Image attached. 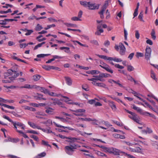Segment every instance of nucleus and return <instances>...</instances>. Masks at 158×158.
<instances>
[{
  "label": "nucleus",
  "mask_w": 158,
  "mask_h": 158,
  "mask_svg": "<svg viewBox=\"0 0 158 158\" xmlns=\"http://www.w3.org/2000/svg\"><path fill=\"white\" fill-rule=\"evenodd\" d=\"M13 75L10 77H9L7 80H3L2 82L4 83H7L10 82L11 81L15 80V78L19 75V73H18L15 70H13Z\"/></svg>",
  "instance_id": "obj_6"
},
{
  "label": "nucleus",
  "mask_w": 158,
  "mask_h": 158,
  "mask_svg": "<svg viewBox=\"0 0 158 158\" xmlns=\"http://www.w3.org/2000/svg\"><path fill=\"white\" fill-rule=\"evenodd\" d=\"M53 104L54 105H58L59 106H60L61 107H64V106H62V105H63L62 103L57 99L56 101L53 102Z\"/></svg>",
  "instance_id": "obj_26"
},
{
  "label": "nucleus",
  "mask_w": 158,
  "mask_h": 158,
  "mask_svg": "<svg viewBox=\"0 0 158 158\" xmlns=\"http://www.w3.org/2000/svg\"><path fill=\"white\" fill-rule=\"evenodd\" d=\"M95 100H98L97 98H95V99H91L89 100L88 102V103L92 105L93 104H94L95 102Z\"/></svg>",
  "instance_id": "obj_47"
},
{
  "label": "nucleus",
  "mask_w": 158,
  "mask_h": 158,
  "mask_svg": "<svg viewBox=\"0 0 158 158\" xmlns=\"http://www.w3.org/2000/svg\"><path fill=\"white\" fill-rule=\"evenodd\" d=\"M97 56L99 58L103 59L106 60H108L110 61L113 60L114 61L117 62H119L122 61V60L121 59L116 57H108L106 56L100 55L99 54H97Z\"/></svg>",
  "instance_id": "obj_4"
},
{
  "label": "nucleus",
  "mask_w": 158,
  "mask_h": 158,
  "mask_svg": "<svg viewBox=\"0 0 158 158\" xmlns=\"http://www.w3.org/2000/svg\"><path fill=\"white\" fill-rule=\"evenodd\" d=\"M151 35L152 36V38L155 40L156 38V36L155 35V32L154 30H152L151 32Z\"/></svg>",
  "instance_id": "obj_42"
},
{
  "label": "nucleus",
  "mask_w": 158,
  "mask_h": 158,
  "mask_svg": "<svg viewBox=\"0 0 158 158\" xmlns=\"http://www.w3.org/2000/svg\"><path fill=\"white\" fill-rule=\"evenodd\" d=\"M64 150L66 153L69 155H72L74 151L70 146H67L64 147Z\"/></svg>",
  "instance_id": "obj_11"
},
{
  "label": "nucleus",
  "mask_w": 158,
  "mask_h": 158,
  "mask_svg": "<svg viewBox=\"0 0 158 158\" xmlns=\"http://www.w3.org/2000/svg\"><path fill=\"white\" fill-rule=\"evenodd\" d=\"M139 2L137 3L136 8L135 9V11L133 14V15H134L133 18L135 17L138 15V9L139 8Z\"/></svg>",
  "instance_id": "obj_23"
},
{
  "label": "nucleus",
  "mask_w": 158,
  "mask_h": 158,
  "mask_svg": "<svg viewBox=\"0 0 158 158\" xmlns=\"http://www.w3.org/2000/svg\"><path fill=\"white\" fill-rule=\"evenodd\" d=\"M80 4L85 7H87L88 5V2L86 1H80Z\"/></svg>",
  "instance_id": "obj_33"
},
{
  "label": "nucleus",
  "mask_w": 158,
  "mask_h": 158,
  "mask_svg": "<svg viewBox=\"0 0 158 158\" xmlns=\"http://www.w3.org/2000/svg\"><path fill=\"white\" fill-rule=\"evenodd\" d=\"M71 20L74 21H81V19L77 17H73L71 18Z\"/></svg>",
  "instance_id": "obj_51"
},
{
  "label": "nucleus",
  "mask_w": 158,
  "mask_h": 158,
  "mask_svg": "<svg viewBox=\"0 0 158 158\" xmlns=\"http://www.w3.org/2000/svg\"><path fill=\"white\" fill-rule=\"evenodd\" d=\"M27 123L31 127L34 129L37 128L38 129V128H39V126H37L36 124L32 122H28Z\"/></svg>",
  "instance_id": "obj_22"
},
{
  "label": "nucleus",
  "mask_w": 158,
  "mask_h": 158,
  "mask_svg": "<svg viewBox=\"0 0 158 158\" xmlns=\"http://www.w3.org/2000/svg\"><path fill=\"white\" fill-rule=\"evenodd\" d=\"M43 28L42 26L39 24H37L35 27V30L37 31H40Z\"/></svg>",
  "instance_id": "obj_40"
},
{
  "label": "nucleus",
  "mask_w": 158,
  "mask_h": 158,
  "mask_svg": "<svg viewBox=\"0 0 158 158\" xmlns=\"http://www.w3.org/2000/svg\"><path fill=\"white\" fill-rule=\"evenodd\" d=\"M108 6V2L107 0L105 2L102 7V9L101 10H102V11H104L106 9L107 6Z\"/></svg>",
  "instance_id": "obj_27"
},
{
  "label": "nucleus",
  "mask_w": 158,
  "mask_h": 158,
  "mask_svg": "<svg viewBox=\"0 0 158 158\" xmlns=\"http://www.w3.org/2000/svg\"><path fill=\"white\" fill-rule=\"evenodd\" d=\"M99 6V4H96L95 3H91L90 2H88V5L87 7L90 10H94L98 9Z\"/></svg>",
  "instance_id": "obj_10"
},
{
  "label": "nucleus",
  "mask_w": 158,
  "mask_h": 158,
  "mask_svg": "<svg viewBox=\"0 0 158 158\" xmlns=\"http://www.w3.org/2000/svg\"><path fill=\"white\" fill-rule=\"evenodd\" d=\"M100 73V72L98 70H92L90 71V73L92 75L98 74H99Z\"/></svg>",
  "instance_id": "obj_35"
},
{
  "label": "nucleus",
  "mask_w": 158,
  "mask_h": 158,
  "mask_svg": "<svg viewBox=\"0 0 158 158\" xmlns=\"http://www.w3.org/2000/svg\"><path fill=\"white\" fill-rule=\"evenodd\" d=\"M50 54H38L37 55V57L38 58H43L45 56H47L49 55H50Z\"/></svg>",
  "instance_id": "obj_36"
},
{
  "label": "nucleus",
  "mask_w": 158,
  "mask_h": 158,
  "mask_svg": "<svg viewBox=\"0 0 158 158\" xmlns=\"http://www.w3.org/2000/svg\"><path fill=\"white\" fill-rule=\"evenodd\" d=\"M27 46H28V44H26V43L20 44L19 45L20 47L21 48H24Z\"/></svg>",
  "instance_id": "obj_59"
},
{
  "label": "nucleus",
  "mask_w": 158,
  "mask_h": 158,
  "mask_svg": "<svg viewBox=\"0 0 158 158\" xmlns=\"http://www.w3.org/2000/svg\"><path fill=\"white\" fill-rule=\"evenodd\" d=\"M33 77L34 81H37L40 79L41 76L39 75H35L33 76Z\"/></svg>",
  "instance_id": "obj_30"
},
{
  "label": "nucleus",
  "mask_w": 158,
  "mask_h": 158,
  "mask_svg": "<svg viewBox=\"0 0 158 158\" xmlns=\"http://www.w3.org/2000/svg\"><path fill=\"white\" fill-rule=\"evenodd\" d=\"M45 42H43L39 44L35 47L34 48V50H35L37 49L38 48L41 47L43 44H45Z\"/></svg>",
  "instance_id": "obj_32"
},
{
  "label": "nucleus",
  "mask_w": 158,
  "mask_h": 158,
  "mask_svg": "<svg viewBox=\"0 0 158 158\" xmlns=\"http://www.w3.org/2000/svg\"><path fill=\"white\" fill-rule=\"evenodd\" d=\"M37 18V17L36 16H35L33 15H32L31 16H29L28 18V19L29 20H31L34 19H36V20Z\"/></svg>",
  "instance_id": "obj_54"
},
{
  "label": "nucleus",
  "mask_w": 158,
  "mask_h": 158,
  "mask_svg": "<svg viewBox=\"0 0 158 158\" xmlns=\"http://www.w3.org/2000/svg\"><path fill=\"white\" fill-rule=\"evenodd\" d=\"M37 94L38 95V96L37 97V99H38L40 100H46V99L45 98H43L42 97L43 96V95L38 94Z\"/></svg>",
  "instance_id": "obj_43"
},
{
  "label": "nucleus",
  "mask_w": 158,
  "mask_h": 158,
  "mask_svg": "<svg viewBox=\"0 0 158 158\" xmlns=\"http://www.w3.org/2000/svg\"><path fill=\"white\" fill-rule=\"evenodd\" d=\"M26 132L29 133H32L35 134H38V133L36 131L34 130H27Z\"/></svg>",
  "instance_id": "obj_48"
},
{
  "label": "nucleus",
  "mask_w": 158,
  "mask_h": 158,
  "mask_svg": "<svg viewBox=\"0 0 158 158\" xmlns=\"http://www.w3.org/2000/svg\"><path fill=\"white\" fill-rule=\"evenodd\" d=\"M97 86L104 88H106V85L103 83H98Z\"/></svg>",
  "instance_id": "obj_39"
},
{
  "label": "nucleus",
  "mask_w": 158,
  "mask_h": 158,
  "mask_svg": "<svg viewBox=\"0 0 158 158\" xmlns=\"http://www.w3.org/2000/svg\"><path fill=\"white\" fill-rule=\"evenodd\" d=\"M32 88L33 87H31V85L29 84H25L24 85V86H22L19 87V88L21 89L26 88L28 89H32Z\"/></svg>",
  "instance_id": "obj_31"
},
{
  "label": "nucleus",
  "mask_w": 158,
  "mask_h": 158,
  "mask_svg": "<svg viewBox=\"0 0 158 158\" xmlns=\"http://www.w3.org/2000/svg\"><path fill=\"white\" fill-rule=\"evenodd\" d=\"M66 82L68 85H71L72 84V81L71 79L69 77H64Z\"/></svg>",
  "instance_id": "obj_18"
},
{
  "label": "nucleus",
  "mask_w": 158,
  "mask_h": 158,
  "mask_svg": "<svg viewBox=\"0 0 158 158\" xmlns=\"http://www.w3.org/2000/svg\"><path fill=\"white\" fill-rule=\"evenodd\" d=\"M33 32V31L32 30H28L27 32L25 33L26 35H30Z\"/></svg>",
  "instance_id": "obj_49"
},
{
  "label": "nucleus",
  "mask_w": 158,
  "mask_h": 158,
  "mask_svg": "<svg viewBox=\"0 0 158 158\" xmlns=\"http://www.w3.org/2000/svg\"><path fill=\"white\" fill-rule=\"evenodd\" d=\"M141 150V149L139 147H137L135 148V149H133L132 150V151L133 152H140Z\"/></svg>",
  "instance_id": "obj_50"
},
{
  "label": "nucleus",
  "mask_w": 158,
  "mask_h": 158,
  "mask_svg": "<svg viewBox=\"0 0 158 158\" xmlns=\"http://www.w3.org/2000/svg\"><path fill=\"white\" fill-rule=\"evenodd\" d=\"M90 43L92 44L96 45H99V44L97 40H93L90 41Z\"/></svg>",
  "instance_id": "obj_56"
},
{
  "label": "nucleus",
  "mask_w": 158,
  "mask_h": 158,
  "mask_svg": "<svg viewBox=\"0 0 158 158\" xmlns=\"http://www.w3.org/2000/svg\"><path fill=\"white\" fill-rule=\"evenodd\" d=\"M144 132H145L146 134L148 133L149 134L151 133L152 132V130L149 128L147 127L146 130H144L143 131Z\"/></svg>",
  "instance_id": "obj_34"
},
{
  "label": "nucleus",
  "mask_w": 158,
  "mask_h": 158,
  "mask_svg": "<svg viewBox=\"0 0 158 158\" xmlns=\"http://www.w3.org/2000/svg\"><path fill=\"white\" fill-rule=\"evenodd\" d=\"M143 56L144 54L143 53L139 52H137L136 54V56L138 58H139V57H143Z\"/></svg>",
  "instance_id": "obj_44"
},
{
  "label": "nucleus",
  "mask_w": 158,
  "mask_h": 158,
  "mask_svg": "<svg viewBox=\"0 0 158 158\" xmlns=\"http://www.w3.org/2000/svg\"><path fill=\"white\" fill-rule=\"evenodd\" d=\"M56 26V25L54 24H53L51 25H48L47 26V27H45L44 28V29L45 30H47L49 28H50L51 27H54Z\"/></svg>",
  "instance_id": "obj_55"
},
{
  "label": "nucleus",
  "mask_w": 158,
  "mask_h": 158,
  "mask_svg": "<svg viewBox=\"0 0 158 158\" xmlns=\"http://www.w3.org/2000/svg\"><path fill=\"white\" fill-rule=\"evenodd\" d=\"M103 32V30L102 29H100L97 30V31L95 32V34L97 35H100L101 33Z\"/></svg>",
  "instance_id": "obj_37"
},
{
  "label": "nucleus",
  "mask_w": 158,
  "mask_h": 158,
  "mask_svg": "<svg viewBox=\"0 0 158 158\" xmlns=\"http://www.w3.org/2000/svg\"><path fill=\"white\" fill-rule=\"evenodd\" d=\"M13 70L12 69H9L7 72L4 73V75L5 80H7L11 76L13 75Z\"/></svg>",
  "instance_id": "obj_15"
},
{
  "label": "nucleus",
  "mask_w": 158,
  "mask_h": 158,
  "mask_svg": "<svg viewBox=\"0 0 158 158\" xmlns=\"http://www.w3.org/2000/svg\"><path fill=\"white\" fill-rule=\"evenodd\" d=\"M135 37L137 39H139V34L138 30L135 31Z\"/></svg>",
  "instance_id": "obj_57"
},
{
  "label": "nucleus",
  "mask_w": 158,
  "mask_h": 158,
  "mask_svg": "<svg viewBox=\"0 0 158 158\" xmlns=\"http://www.w3.org/2000/svg\"><path fill=\"white\" fill-rule=\"evenodd\" d=\"M100 64L99 66L101 68L111 73H113V71L108 64L101 60L100 61Z\"/></svg>",
  "instance_id": "obj_7"
},
{
  "label": "nucleus",
  "mask_w": 158,
  "mask_h": 158,
  "mask_svg": "<svg viewBox=\"0 0 158 158\" xmlns=\"http://www.w3.org/2000/svg\"><path fill=\"white\" fill-rule=\"evenodd\" d=\"M71 41H72L73 43H74L75 44H76L75 43H77L81 46H84V47H85L86 48H88L89 47V46L87 45L86 44H81V43L79 41H74V40H72Z\"/></svg>",
  "instance_id": "obj_28"
},
{
  "label": "nucleus",
  "mask_w": 158,
  "mask_h": 158,
  "mask_svg": "<svg viewBox=\"0 0 158 158\" xmlns=\"http://www.w3.org/2000/svg\"><path fill=\"white\" fill-rule=\"evenodd\" d=\"M69 110L75 112V113H73V114L76 116H83V114L81 113L85 112V110L83 109H77L76 110L70 109Z\"/></svg>",
  "instance_id": "obj_8"
},
{
  "label": "nucleus",
  "mask_w": 158,
  "mask_h": 158,
  "mask_svg": "<svg viewBox=\"0 0 158 158\" xmlns=\"http://www.w3.org/2000/svg\"><path fill=\"white\" fill-rule=\"evenodd\" d=\"M97 154L99 156H106V155L105 154L103 153H102L98 151L97 152Z\"/></svg>",
  "instance_id": "obj_60"
},
{
  "label": "nucleus",
  "mask_w": 158,
  "mask_h": 158,
  "mask_svg": "<svg viewBox=\"0 0 158 158\" xmlns=\"http://www.w3.org/2000/svg\"><path fill=\"white\" fill-rule=\"evenodd\" d=\"M132 107L133 109L136 110L137 112L145 116L149 115L150 117L154 118L155 116L154 114H151L150 113L146 112L140 108L139 107H137L134 104L132 105Z\"/></svg>",
  "instance_id": "obj_2"
},
{
  "label": "nucleus",
  "mask_w": 158,
  "mask_h": 158,
  "mask_svg": "<svg viewBox=\"0 0 158 158\" xmlns=\"http://www.w3.org/2000/svg\"><path fill=\"white\" fill-rule=\"evenodd\" d=\"M53 123L55 125V126L57 127H60V128H63V129H65V128H67V129H69V130H71V131H73V130H74V129L73 128H72L71 127H64V126H61V125H59V124H56L55 122H53Z\"/></svg>",
  "instance_id": "obj_17"
},
{
  "label": "nucleus",
  "mask_w": 158,
  "mask_h": 158,
  "mask_svg": "<svg viewBox=\"0 0 158 158\" xmlns=\"http://www.w3.org/2000/svg\"><path fill=\"white\" fill-rule=\"evenodd\" d=\"M45 108L46 109L45 111L46 113L52 115L55 114L54 109L48 107H46Z\"/></svg>",
  "instance_id": "obj_16"
},
{
  "label": "nucleus",
  "mask_w": 158,
  "mask_h": 158,
  "mask_svg": "<svg viewBox=\"0 0 158 158\" xmlns=\"http://www.w3.org/2000/svg\"><path fill=\"white\" fill-rule=\"evenodd\" d=\"M115 48L117 51H118L119 49H120L119 53L120 55L123 56L125 55L126 48L122 43H119V46L116 45L115 46Z\"/></svg>",
  "instance_id": "obj_5"
},
{
  "label": "nucleus",
  "mask_w": 158,
  "mask_h": 158,
  "mask_svg": "<svg viewBox=\"0 0 158 158\" xmlns=\"http://www.w3.org/2000/svg\"><path fill=\"white\" fill-rule=\"evenodd\" d=\"M120 81L119 80H118L117 81H114V83L118 85L120 87H123V85L120 84Z\"/></svg>",
  "instance_id": "obj_58"
},
{
  "label": "nucleus",
  "mask_w": 158,
  "mask_h": 158,
  "mask_svg": "<svg viewBox=\"0 0 158 158\" xmlns=\"http://www.w3.org/2000/svg\"><path fill=\"white\" fill-rule=\"evenodd\" d=\"M68 139H70V140H69L68 142L69 143H73L74 142H77V140H79V139L75 138V137H68Z\"/></svg>",
  "instance_id": "obj_21"
},
{
  "label": "nucleus",
  "mask_w": 158,
  "mask_h": 158,
  "mask_svg": "<svg viewBox=\"0 0 158 158\" xmlns=\"http://www.w3.org/2000/svg\"><path fill=\"white\" fill-rule=\"evenodd\" d=\"M134 69V68L133 66H132L131 65H129L127 67V70L128 71L131 72Z\"/></svg>",
  "instance_id": "obj_63"
},
{
  "label": "nucleus",
  "mask_w": 158,
  "mask_h": 158,
  "mask_svg": "<svg viewBox=\"0 0 158 158\" xmlns=\"http://www.w3.org/2000/svg\"><path fill=\"white\" fill-rule=\"evenodd\" d=\"M113 148H107L106 147V148H105V150L104 151V152H108L110 153H111L112 152V149Z\"/></svg>",
  "instance_id": "obj_46"
},
{
  "label": "nucleus",
  "mask_w": 158,
  "mask_h": 158,
  "mask_svg": "<svg viewBox=\"0 0 158 158\" xmlns=\"http://www.w3.org/2000/svg\"><path fill=\"white\" fill-rule=\"evenodd\" d=\"M69 146L71 147L73 150L76 149L77 148L80 147V146L74 143L70 144Z\"/></svg>",
  "instance_id": "obj_29"
},
{
  "label": "nucleus",
  "mask_w": 158,
  "mask_h": 158,
  "mask_svg": "<svg viewBox=\"0 0 158 158\" xmlns=\"http://www.w3.org/2000/svg\"><path fill=\"white\" fill-rule=\"evenodd\" d=\"M42 67L44 69L48 71H49L51 69V66L43 65L42 66Z\"/></svg>",
  "instance_id": "obj_45"
},
{
  "label": "nucleus",
  "mask_w": 158,
  "mask_h": 158,
  "mask_svg": "<svg viewBox=\"0 0 158 158\" xmlns=\"http://www.w3.org/2000/svg\"><path fill=\"white\" fill-rule=\"evenodd\" d=\"M6 100L0 98V106L2 105V103H6Z\"/></svg>",
  "instance_id": "obj_62"
},
{
  "label": "nucleus",
  "mask_w": 158,
  "mask_h": 158,
  "mask_svg": "<svg viewBox=\"0 0 158 158\" xmlns=\"http://www.w3.org/2000/svg\"><path fill=\"white\" fill-rule=\"evenodd\" d=\"M152 50L151 48L148 46H147L145 49V58L147 60L150 59L151 56Z\"/></svg>",
  "instance_id": "obj_9"
},
{
  "label": "nucleus",
  "mask_w": 158,
  "mask_h": 158,
  "mask_svg": "<svg viewBox=\"0 0 158 158\" xmlns=\"http://www.w3.org/2000/svg\"><path fill=\"white\" fill-rule=\"evenodd\" d=\"M3 117L9 122L11 123L14 126V129L16 131L19 133V131H22L19 130L20 129H24L25 127V125L23 123L18 122H14L11 119L8 117L6 115H3Z\"/></svg>",
  "instance_id": "obj_1"
},
{
  "label": "nucleus",
  "mask_w": 158,
  "mask_h": 158,
  "mask_svg": "<svg viewBox=\"0 0 158 158\" xmlns=\"http://www.w3.org/2000/svg\"><path fill=\"white\" fill-rule=\"evenodd\" d=\"M125 110L126 112L131 114L128 115L129 118L137 123L141 124L140 123V118L137 114L126 109H125Z\"/></svg>",
  "instance_id": "obj_3"
},
{
  "label": "nucleus",
  "mask_w": 158,
  "mask_h": 158,
  "mask_svg": "<svg viewBox=\"0 0 158 158\" xmlns=\"http://www.w3.org/2000/svg\"><path fill=\"white\" fill-rule=\"evenodd\" d=\"M44 124L48 125H52V121L51 119H48L46 121L43 123Z\"/></svg>",
  "instance_id": "obj_52"
},
{
  "label": "nucleus",
  "mask_w": 158,
  "mask_h": 158,
  "mask_svg": "<svg viewBox=\"0 0 158 158\" xmlns=\"http://www.w3.org/2000/svg\"><path fill=\"white\" fill-rule=\"evenodd\" d=\"M111 153L115 155H119L120 154H123V155H127V153L115 148H112Z\"/></svg>",
  "instance_id": "obj_13"
},
{
  "label": "nucleus",
  "mask_w": 158,
  "mask_h": 158,
  "mask_svg": "<svg viewBox=\"0 0 158 158\" xmlns=\"http://www.w3.org/2000/svg\"><path fill=\"white\" fill-rule=\"evenodd\" d=\"M108 102L110 106L113 111H115L117 109V108L114 102L111 101H108Z\"/></svg>",
  "instance_id": "obj_19"
},
{
  "label": "nucleus",
  "mask_w": 158,
  "mask_h": 158,
  "mask_svg": "<svg viewBox=\"0 0 158 158\" xmlns=\"http://www.w3.org/2000/svg\"><path fill=\"white\" fill-rule=\"evenodd\" d=\"M12 12V11L11 9H9L6 11H0V13L1 14H6L8 13H11Z\"/></svg>",
  "instance_id": "obj_41"
},
{
  "label": "nucleus",
  "mask_w": 158,
  "mask_h": 158,
  "mask_svg": "<svg viewBox=\"0 0 158 158\" xmlns=\"http://www.w3.org/2000/svg\"><path fill=\"white\" fill-rule=\"evenodd\" d=\"M12 58L13 59L17 60L18 61H19L23 63H26L25 61L20 59L18 58L17 57L15 56H13Z\"/></svg>",
  "instance_id": "obj_38"
},
{
  "label": "nucleus",
  "mask_w": 158,
  "mask_h": 158,
  "mask_svg": "<svg viewBox=\"0 0 158 158\" xmlns=\"http://www.w3.org/2000/svg\"><path fill=\"white\" fill-rule=\"evenodd\" d=\"M94 77H95V78H91L89 79L88 78V80L89 81H92V83L94 85L97 86L98 82H97V81H101L102 80H101L99 78H98V76H93Z\"/></svg>",
  "instance_id": "obj_12"
},
{
  "label": "nucleus",
  "mask_w": 158,
  "mask_h": 158,
  "mask_svg": "<svg viewBox=\"0 0 158 158\" xmlns=\"http://www.w3.org/2000/svg\"><path fill=\"white\" fill-rule=\"evenodd\" d=\"M109 77H111L110 75L107 73H100L99 75L98 76V78H99L100 79H101V81H105V80L103 79H102L103 78H107Z\"/></svg>",
  "instance_id": "obj_14"
},
{
  "label": "nucleus",
  "mask_w": 158,
  "mask_h": 158,
  "mask_svg": "<svg viewBox=\"0 0 158 158\" xmlns=\"http://www.w3.org/2000/svg\"><path fill=\"white\" fill-rule=\"evenodd\" d=\"M78 119L81 120L82 121H96V120L95 119H92L90 118H78Z\"/></svg>",
  "instance_id": "obj_24"
},
{
  "label": "nucleus",
  "mask_w": 158,
  "mask_h": 158,
  "mask_svg": "<svg viewBox=\"0 0 158 158\" xmlns=\"http://www.w3.org/2000/svg\"><path fill=\"white\" fill-rule=\"evenodd\" d=\"M35 88L38 89L41 92L44 93L45 94H47L48 93V90L44 88L37 86Z\"/></svg>",
  "instance_id": "obj_20"
},
{
  "label": "nucleus",
  "mask_w": 158,
  "mask_h": 158,
  "mask_svg": "<svg viewBox=\"0 0 158 158\" xmlns=\"http://www.w3.org/2000/svg\"><path fill=\"white\" fill-rule=\"evenodd\" d=\"M31 137L34 140L36 141L37 142H38L39 141V139L38 137L37 136L35 135H32Z\"/></svg>",
  "instance_id": "obj_53"
},
{
  "label": "nucleus",
  "mask_w": 158,
  "mask_h": 158,
  "mask_svg": "<svg viewBox=\"0 0 158 158\" xmlns=\"http://www.w3.org/2000/svg\"><path fill=\"white\" fill-rule=\"evenodd\" d=\"M151 77L156 81H157V79L156 77V74L152 70L151 71Z\"/></svg>",
  "instance_id": "obj_25"
},
{
  "label": "nucleus",
  "mask_w": 158,
  "mask_h": 158,
  "mask_svg": "<svg viewBox=\"0 0 158 158\" xmlns=\"http://www.w3.org/2000/svg\"><path fill=\"white\" fill-rule=\"evenodd\" d=\"M51 69H55L56 70H59V71H60L61 70L60 68L58 67L52 66H51Z\"/></svg>",
  "instance_id": "obj_61"
},
{
  "label": "nucleus",
  "mask_w": 158,
  "mask_h": 158,
  "mask_svg": "<svg viewBox=\"0 0 158 158\" xmlns=\"http://www.w3.org/2000/svg\"><path fill=\"white\" fill-rule=\"evenodd\" d=\"M19 133L22 134L23 135V136L25 138H28V136L26 134L24 133L22 131H19Z\"/></svg>",
  "instance_id": "obj_64"
}]
</instances>
